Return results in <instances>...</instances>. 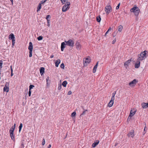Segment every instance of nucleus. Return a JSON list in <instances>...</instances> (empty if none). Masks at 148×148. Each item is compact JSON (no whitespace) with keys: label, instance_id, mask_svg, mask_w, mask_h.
Returning a JSON list of instances; mask_svg holds the SVG:
<instances>
[{"label":"nucleus","instance_id":"f257e3e1","mask_svg":"<svg viewBox=\"0 0 148 148\" xmlns=\"http://www.w3.org/2000/svg\"><path fill=\"white\" fill-rule=\"evenodd\" d=\"M130 11L131 12H134L135 16H138L140 12V10L138 7L136 6L131 8Z\"/></svg>","mask_w":148,"mask_h":148},{"label":"nucleus","instance_id":"f03ea898","mask_svg":"<svg viewBox=\"0 0 148 148\" xmlns=\"http://www.w3.org/2000/svg\"><path fill=\"white\" fill-rule=\"evenodd\" d=\"M147 51H145L141 52L140 54L138 55V60H140L141 61L147 58Z\"/></svg>","mask_w":148,"mask_h":148},{"label":"nucleus","instance_id":"7ed1b4c3","mask_svg":"<svg viewBox=\"0 0 148 148\" xmlns=\"http://www.w3.org/2000/svg\"><path fill=\"white\" fill-rule=\"evenodd\" d=\"M70 3L69 2H67L65 5L63 6L62 8V11L65 12L69 8V5H70Z\"/></svg>","mask_w":148,"mask_h":148},{"label":"nucleus","instance_id":"20e7f679","mask_svg":"<svg viewBox=\"0 0 148 148\" xmlns=\"http://www.w3.org/2000/svg\"><path fill=\"white\" fill-rule=\"evenodd\" d=\"M66 45L70 47H73L74 46V41L71 39H70L68 41H65Z\"/></svg>","mask_w":148,"mask_h":148},{"label":"nucleus","instance_id":"39448f33","mask_svg":"<svg viewBox=\"0 0 148 148\" xmlns=\"http://www.w3.org/2000/svg\"><path fill=\"white\" fill-rule=\"evenodd\" d=\"M111 7L110 5H108L105 8V10L107 14H108L111 12Z\"/></svg>","mask_w":148,"mask_h":148},{"label":"nucleus","instance_id":"423d86ee","mask_svg":"<svg viewBox=\"0 0 148 148\" xmlns=\"http://www.w3.org/2000/svg\"><path fill=\"white\" fill-rule=\"evenodd\" d=\"M136 112V110L134 109L132 110H131L130 114L128 117L127 119H130L131 117L135 114Z\"/></svg>","mask_w":148,"mask_h":148},{"label":"nucleus","instance_id":"0eeeda50","mask_svg":"<svg viewBox=\"0 0 148 148\" xmlns=\"http://www.w3.org/2000/svg\"><path fill=\"white\" fill-rule=\"evenodd\" d=\"M137 82V80L134 79L129 83V85L131 86H134L135 85Z\"/></svg>","mask_w":148,"mask_h":148},{"label":"nucleus","instance_id":"6e6552de","mask_svg":"<svg viewBox=\"0 0 148 148\" xmlns=\"http://www.w3.org/2000/svg\"><path fill=\"white\" fill-rule=\"evenodd\" d=\"M140 60H138V58L136 62L135 65V67L136 68H138L140 67Z\"/></svg>","mask_w":148,"mask_h":148},{"label":"nucleus","instance_id":"1a4fd4ad","mask_svg":"<svg viewBox=\"0 0 148 148\" xmlns=\"http://www.w3.org/2000/svg\"><path fill=\"white\" fill-rule=\"evenodd\" d=\"M131 61V59L128 60L127 61L125 62L124 63V65L125 66L126 69H127V67L129 66L130 62Z\"/></svg>","mask_w":148,"mask_h":148},{"label":"nucleus","instance_id":"9d476101","mask_svg":"<svg viewBox=\"0 0 148 148\" xmlns=\"http://www.w3.org/2000/svg\"><path fill=\"white\" fill-rule=\"evenodd\" d=\"M90 57L86 58L85 60H84V64L85 63L86 64H89L90 62Z\"/></svg>","mask_w":148,"mask_h":148},{"label":"nucleus","instance_id":"9b49d317","mask_svg":"<svg viewBox=\"0 0 148 148\" xmlns=\"http://www.w3.org/2000/svg\"><path fill=\"white\" fill-rule=\"evenodd\" d=\"M127 136L128 137L131 136L133 138L134 136V131L132 130L131 132L128 134Z\"/></svg>","mask_w":148,"mask_h":148},{"label":"nucleus","instance_id":"f8f14e48","mask_svg":"<svg viewBox=\"0 0 148 148\" xmlns=\"http://www.w3.org/2000/svg\"><path fill=\"white\" fill-rule=\"evenodd\" d=\"M99 143V141L98 140H97L94 141V142L93 143L92 145V147H95Z\"/></svg>","mask_w":148,"mask_h":148},{"label":"nucleus","instance_id":"ddd939ff","mask_svg":"<svg viewBox=\"0 0 148 148\" xmlns=\"http://www.w3.org/2000/svg\"><path fill=\"white\" fill-rule=\"evenodd\" d=\"M75 45L77 49L78 50H80L81 47V45L78 42H77L76 43Z\"/></svg>","mask_w":148,"mask_h":148},{"label":"nucleus","instance_id":"4468645a","mask_svg":"<svg viewBox=\"0 0 148 148\" xmlns=\"http://www.w3.org/2000/svg\"><path fill=\"white\" fill-rule=\"evenodd\" d=\"M65 45H66L64 42H63L61 43V48L62 51H63L65 47Z\"/></svg>","mask_w":148,"mask_h":148},{"label":"nucleus","instance_id":"2eb2a0df","mask_svg":"<svg viewBox=\"0 0 148 148\" xmlns=\"http://www.w3.org/2000/svg\"><path fill=\"white\" fill-rule=\"evenodd\" d=\"M28 49L29 50V51H32L33 45L32 43L31 42H30L29 43V45L28 47Z\"/></svg>","mask_w":148,"mask_h":148},{"label":"nucleus","instance_id":"dca6fc26","mask_svg":"<svg viewBox=\"0 0 148 148\" xmlns=\"http://www.w3.org/2000/svg\"><path fill=\"white\" fill-rule=\"evenodd\" d=\"M15 38L14 34L12 33L9 36V39L10 40H13L15 39Z\"/></svg>","mask_w":148,"mask_h":148},{"label":"nucleus","instance_id":"f3484780","mask_svg":"<svg viewBox=\"0 0 148 148\" xmlns=\"http://www.w3.org/2000/svg\"><path fill=\"white\" fill-rule=\"evenodd\" d=\"M98 62L95 65V66H94V67L93 69V73H95L96 72V69H97V67L98 66Z\"/></svg>","mask_w":148,"mask_h":148},{"label":"nucleus","instance_id":"a211bd4d","mask_svg":"<svg viewBox=\"0 0 148 148\" xmlns=\"http://www.w3.org/2000/svg\"><path fill=\"white\" fill-rule=\"evenodd\" d=\"M141 105L143 108H145L148 107V103H143Z\"/></svg>","mask_w":148,"mask_h":148},{"label":"nucleus","instance_id":"6ab92c4d","mask_svg":"<svg viewBox=\"0 0 148 148\" xmlns=\"http://www.w3.org/2000/svg\"><path fill=\"white\" fill-rule=\"evenodd\" d=\"M60 62V59H58L55 62V66L56 67H58V66Z\"/></svg>","mask_w":148,"mask_h":148},{"label":"nucleus","instance_id":"aec40b11","mask_svg":"<svg viewBox=\"0 0 148 148\" xmlns=\"http://www.w3.org/2000/svg\"><path fill=\"white\" fill-rule=\"evenodd\" d=\"M40 71V74L42 75L43 73H44L45 69L44 67H41Z\"/></svg>","mask_w":148,"mask_h":148},{"label":"nucleus","instance_id":"412c9836","mask_svg":"<svg viewBox=\"0 0 148 148\" xmlns=\"http://www.w3.org/2000/svg\"><path fill=\"white\" fill-rule=\"evenodd\" d=\"M9 91V87H4L3 88V91L4 92H8Z\"/></svg>","mask_w":148,"mask_h":148},{"label":"nucleus","instance_id":"4be33fe9","mask_svg":"<svg viewBox=\"0 0 148 148\" xmlns=\"http://www.w3.org/2000/svg\"><path fill=\"white\" fill-rule=\"evenodd\" d=\"M46 80L47 82V86L48 85H49L50 83V81L49 80V78L48 77L46 78Z\"/></svg>","mask_w":148,"mask_h":148},{"label":"nucleus","instance_id":"5701e85b","mask_svg":"<svg viewBox=\"0 0 148 148\" xmlns=\"http://www.w3.org/2000/svg\"><path fill=\"white\" fill-rule=\"evenodd\" d=\"M123 28V26L122 25H120L118 27V31L119 32H121Z\"/></svg>","mask_w":148,"mask_h":148},{"label":"nucleus","instance_id":"b1692460","mask_svg":"<svg viewBox=\"0 0 148 148\" xmlns=\"http://www.w3.org/2000/svg\"><path fill=\"white\" fill-rule=\"evenodd\" d=\"M96 20L97 22L99 23L100 22L101 20V18L100 15L97 16L96 18Z\"/></svg>","mask_w":148,"mask_h":148},{"label":"nucleus","instance_id":"393cba45","mask_svg":"<svg viewBox=\"0 0 148 148\" xmlns=\"http://www.w3.org/2000/svg\"><path fill=\"white\" fill-rule=\"evenodd\" d=\"M41 3H40L38 5L37 7V11L38 12V11H40L41 8Z\"/></svg>","mask_w":148,"mask_h":148},{"label":"nucleus","instance_id":"a878e982","mask_svg":"<svg viewBox=\"0 0 148 148\" xmlns=\"http://www.w3.org/2000/svg\"><path fill=\"white\" fill-rule=\"evenodd\" d=\"M113 103H114V102L110 101V102H109V103L108 104V106L109 107H112V106L113 105Z\"/></svg>","mask_w":148,"mask_h":148},{"label":"nucleus","instance_id":"bb28decb","mask_svg":"<svg viewBox=\"0 0 148 148\" xmlns=\"http://www.w3.org/2000/svg\"><path fill=\"white\" fill-rule=\"evenodd\" d=\"M67 84V82L66 81H64L62 83V85L64 87H66V85Z\"/></svg>","mask_w":148,"mask_h":148},{"label":"nucleus","instance_id":"cd10ccee","mask_svg":"<svg viewBox=\"0 0 148 148\" xmlns=\"http://www.w3.org/2000/svg\"><path fill=\"white\" fill-rule=\"evenodd\" d=\"M22 127H23V124L22 123H21L20 124L19 126V132H20V131H21Z\"/></svg>","mask_w":148,"mask_h":148},{"label":"nucleus","instance_id":"c85d7f7f","mask_svg":"<svg viewBox=\"0 0 148 148\" xmlns=\"http://www.w3.org/2000/svg\"><path fill=\"white\" fill-rule=\"evenodd\" d=\"M10 134V136L11 139L12 140H14L15 138H14V133L12 134Z\"/></svg>","mask_w":148,"mask_h":148},{"label":"nucleus","instance_id":"c756f323","mask_svg":"<svg viewBox=\"0 0 148 148\" xmlns=\"http://www.w3.org/2000/svg\"><path fill=\"white\" fill-rule=\"evenodd\" d=\"M43 37L41 36H40L37 38V39L38 40H40L42 39Z\"/></svg>","mask_w":148,"mask_h":148},{"label":"nucleus","instance_id":"7c9ffc66","mask_svg":"<svg viewBox=\"0 0 148 148\" xmlns=\"http://www.w3.org/2000/svg\"><path fill=\"white\" fill-rule=\"evenodd\" d=\"M12 40V47H13V46L14 45L15 43V39H14Z\"/></svg>","mask_w":148,"mask_h":148},{"label":"nucleus","instance_id":"2f4dec72","mask_svg":"<svg viewBox=\"0 0 148 148\" xmlns=\"http://www.w3.org/2000/svg\"><path fill=\"white\" fill-rule=\"evenodd\" d=\"M11 68V76H12L13 75V70L12 69V66H10Z\"/></svg>","mask_w":148,"mask_h":148},{"label":"nucleus","instance_id":"473e14b6","mask_svg":"<svg viewBox=\"0 0 148 148\" xmlns=\"http://www.w3.org/2000/svg\"><path fill=\"white\" fill-rule=\"evenodd\" d=\"M62 88V86L61 84H59L58 85V90H60Z\"/></svg>","mask_w":148,"mask_h":148},{"label":"nucleus","instance_id":"72a5a7b5","mask_svg":"<svg viewBox=\"0 0 148 148\" xmlns=\"http://www.w3.org/2000/svg\"><path fill=\"white\" fill-rule=\"evenodd\" d=\"M34 87V86L32 85H30L29 86V90H31V89L33 87Z\"/></svg>","mask_w":148,"mask_h":148},{"label":"nucleus","instance_id":"f704fd0d","mask_svg":"<svg viewBox=\"0 0 148 148\" xmlns=\"http://www.w3.org/2000/svg\"><path fill=\"white\" fill-rule=\"evenodd\" d=\"M76 115V112H73L71 114V116L72 117L75 116Z\"/></svg>","mask_w":148,"mask_h":148},{"label":"nucleus","instance_id":"c9c22d12","mask_svg":"<svg viewBox=\"0 0 148 148\" xmlns=\"http://www.w3.org/2000/svg\"><path fill=\"white\" fill-rule=\"evenodd\" d=\"M49 18H50V16L49 15H47L46 17V19L47 21H48V20H50V19H49Z\"/></svg>","mask_w":148,"mask_h":148},{"label":"nucleus","instance_id":"e433bc0d","mask_svg":"<svg viewBox=\"0 0 148 148\" xmlns=\"http://www.w3.org/2000/svg\"><path fill=\"white\" fill-rule=\"evenodd\" d=\"M60 66L62 68L64 69V64L63 63H62L61 64Z\"/></svg>","mask_w":148,"mask_h":148},{"label":"nucleus","instance_id":"4c0bfd02","mask_svg":"<svg viewBox=\"0 0 148 148\" xmlns=\"http://www.w3.org/2000/svg\"><path fill=\"white\" fill-rule=\"evenodd\" d=\"M5 87H9V83H8V82H6V83L5 84Z\"/></svg>","mask_w":148,"mask_h":148},{"label":"nucleus","instance_id":"58836bf2","mask_svg":"<svg viewBox=\"0 0 148 148\" xmlns=\"http://www.w3.org/2000/svg\"><path fill=\"white\" fill-rule=\"evenodd\" d=\"M32 51H29V57H31L32 56Z\"/></svg>","mask_w":148,"mask_h":148},{"label":"nucleus","instance_id":"ea45409f","mask_svg":"<svg viewBox=\"0 0 148 148\" xmlns=\"http://www.w3.org/2000/svg\"><path fill=\"white\" fill-rule=\"evenodd\" d=\"M114 97L113 96H112V97L111 100H110V101H112L114 102Z\"/></svg>","mask_w":148,"mask_h":148},{"label":"nucleus","instance_id":"a19ab883","mask_svg":"<svg viewBox=\"0 0 148 148\" xmlns=\"http://www.w3.org/2000/svg\"><path fill=\"white\" fill-rule=\"evenodd\" d=\"M14 131L12 130L11 129H10V131H9V132H10V134H13V132H14Z\"/></svg>","mask_w":148,"mask_h":148},{"label":"nucleus","instance_id":"79ce46f5","mask_svg":"<svg viewBox=\"0 0 148 148\" xmlns=\"http://www.w3.org/2000/svg\"><path fill=\"white\" fill-rule=\"evenodd\" d=\"M120 3H119L118 4V5L116 7V10L118 9L119 8V6H120Z\"/></svg>","mask_w":148,"mask_h":148},{"label":"nucleus","instance_id":"37998d69","mask_svg":"<svg viewBox=\"0 0 148 148\" xmlns=\"http://www.w3.org/2000/svg\"><path fill=\"white\" fill-rule=\"evenodd\" d=\"M50 20H48V21H47V26L49 27L50 26Z\"/></svg>","mask_w":148,"mask_h":148},{"label":"nucleus","instance_id":"c03bdc74","mask_svg":"<svg viewBox=\"0 0 148 148\" xmlns=\"http://www.w3.org/2000/svg\"><path fill=\"white\" fill-rule=\"evenodd\" d=\"M45 140L44 138H43V140L42 144V145H45Z\"/></svg>","mask_w":148,"mask_h":148},{"label":"nucleus","instance_id":"a18cd8bd","mask_svg":"<svg viewBox=\"0 0 148 148\" xmlns=\"http://www.w3.org/2000/svg\"><path fill=\"white\" fill-rule=\"evenodd\" d=\"M66 0H60L62 2V4H64Z\"/></svg>","mask_w":148,"mask_h":148},{"label":"nucleus","instance_id":"49530a36","mask_svg":"<svg viewBox=\"0 0 148 148\" xmlns=\"http://www.w3.org/2000/svg\"><path fill=\"white\" fill-rule=\"evenodd\" d=\"M31 90H29V96H30L31 95Z\"/></svg>","mask_w":148,"mask_h":148},{"label":"nucleus","instance_id":"de8ad7c7","mask_svg":"<svg viewBox=\"0 0 148 148\" xmlns=\"http://www.w3.org/2000/svg\"><path fill=\"white\" fill-rule=\"evenodd\" d=\"M72 94V92L71 91H69L68 93V95H71Z\"/></svg>","mask_w":148,"mask_h":148},{"label":"nucleus","instance_id":"09e8293b","mask_svg":"<svg viewBox=\"0 0 148 148\" xmlns=\"http://www.w3.org/2000/svg\"><path fill=\"white\" fill-rule=\"evenodd\" d=\"M116 91H114V92L112 93V96H113L114 97L115 95L116 94Z\"/></svg>","mask_w":148,"mask_h":148},{"label":"nucleus","instance_id":"8fccbe9b","mask_svg":"<svg viewBox=\"0 0 148 148\" xmlns=\"http://www.w3.org/2000/svg\"><path fill=\"white\" fill-rule=\"evenodd\" d=\"M87 111V110H86L85 111H83V112L82 113V114H81V115H84V114H85V113L86 111Z\"/></svg>","mask_w":148,"mask_h":148},{"label":"nucleus","instance_id":"3c124183","mask_svg":"<svg viewBox=\"0 0 148 148\" xmlns=\"http://www.w3.org/2000/svg\"><path fill=\"white\" fill-rule=\"evenodd\" d=\"M116 41V39L114 40L112 42V44H114L115 42Z\"/></svg>","mask_w":148,"mask_h":148},{"label":"nucleus","instance_id":"603ef678","mask_svg":"<svg viewBox=\"0 0 148 148\" xmlns=\"http://www.w3.org/2000/svg\"><path fill=\"white\" fill-rule=\"evenodd\" d=\"M12 130H13V131H14V130L15 129V128H14V127H11V129Z\"/></svg>","mask_w":148,"mask_h":148},{"label":"nucleus","instance_id":"864d4df0","mask_svg":"<svg viewBox=\"0 0 148 148\" xmlns=\"http://www.w3.org/2000/svg\"><path fill=\"white\" fill-rule=\"evenodd\" d=\"M45 1H44L43 0V1H41V4H42V3H45Z\"/></svg>","mask_w":148,"mask_h":148},{"label":"nucleus","instance_id":"5fc2aeb1","mask_svg":"<svg viewBox=\"0 0 148 148\" xmlns=\"http://www.w3.org/2000/svg\"><path fill=\"white\" fill-rule=\"evenodd\" d=\"M51 147V145H49V146H48L47 148H50Z\"/></svg>","mask_w":148,"mask_h":148},{"label":"nucleus","instance_id":"6e6d98bb","mask_svg":"<svg viewBox=\"0 0 148 148\" xmlns=\"http://www.w3.org/2000/svg\"><path fill=\"white\" fill-rule=\"evenodd\" d=\"M108 31H107L106 33L105 34V36H106V34H107L108 33Z\"/></svg>","mask_w":148,"mask_h":148},{"label":"nucleus","instance_id":"4d7b16f0","mask_svg":"<svg viewBox=\"0 0 148 148\" xmlns=\"http://www.w3.org/2000/svg\"><path fill=\"white\" fill-rule=\"evenodd\" d=\"M53 55H51L50 56V58H53Z\"/></svg>","mask_w":148,"mask_h":148},{"label":"nucleus","instance_id":"13d9d810","mask_svg":"<svg viewBox=\"0 0 148 148\" xmlns=\"http://www.w3.org/2000/svg\"><path fill=\"white\" fill-rule=\"evenodd\" d=\"M15 126H16V124H14V125H13V127H14V128H15Z\"/></svg>","mask_w":148,"mask_h":148},{"label":"nucleus","instance_id":"bf43d9fd","mask_svg":"<svg viewBox=\"0 0 148 148\" xmlns=\"http://www.w3.org/2000/svg\"><path fill=\"white\" fill-rule=\"evenodd\" d=\"M111 30V27H110L109 29L108 30V31L109 32V31L110 30Z\"/></svg>","mask_w":148,"mask_h":148},{"label":"nucleus","instance_id":"052dcab7","mask_svg":"<svg viewBox=\"0 0 148 148\" xmlns=\"http://www.w3.org/2000/svg\"><path fill=\"white\" fill-rule=\"evenodd\" d=\"M2 63L0 62V67L2 65Z\"/></svg>","mask_w":148,"mask_h":148},{"label":"nucleus","instance_id":"680f3d73","mask_svg":"<svg viewBox=\"0 0 148 148\" xmlns=\"http://www.w3.org/2000/svg\"><path fill=\"white\" fill-rule=\"evenodd\" d=\"M10 1H11V2H13V0H10Z\"/></svg>","mask_w":148,"mask_h":148},{"label":"nucleus","instance_id":"e2e57ef3","mask_svg":"<svg viewBox=\"0 0 148 148\" xmlns=\"http://www.w3.org/2000/svg\"><path fill=\"white\" fill-rule=\"evenodd\" d=\"M117 145V143H116L115 145V146H116Z\"/></svg>","mask_w":148,"mask_h":148},{"label":"nucleus","instance_id":"0e129e2a","mask_svg":"<svg viewBox=\"0 0 148 148\" xmlns=\"http://www.w3.org/2000/svg\"><path fill=\"white\" fill-rule=\"evenodd\" d=\"M12 5H13V2H12Z\"/></svg>","mask_w":148,"mask_h":148},{"label":"nucleus","instance_id":"69168bd1","mask_svg":"<svg viewBox=\"0 0 148 148\" xmlns=\"http://www.w3.org/2000/svg\"><path fill=\"white\" fill-rule=\"evenodd\" d=\"M145 128H146V127H145L144 128V130H145Z\"/></svg>","mask_w":148,"mask_h":148},{"label":"nucleus","instance_id":"338daca9","mask_svg":"<svg viewBox=\"0 0 148 148\" xmlns=\"http://www.w3.org/2000/svg\"><path fill=\"white\" fill-rule=\"evenodd\" d=\"M47 0H44V1H45V2L47 1Z\"/></svg>","mask_w":148,"mask_h":148}]
</instances>
